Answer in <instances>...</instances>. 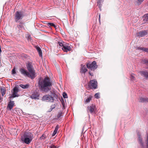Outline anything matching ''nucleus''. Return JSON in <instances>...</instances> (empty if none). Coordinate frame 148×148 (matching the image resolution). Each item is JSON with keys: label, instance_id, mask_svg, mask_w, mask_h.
Segmentation results:
<instances>
[{"label": "nucleus", "instance_id": "obj_15", "mask_svg": "<svg viewBox=\"0 0 148 148\" xmlns=\"http://www.w3.org/2000/svg\"><path fill=\"white\" fill-rule=\"evenodd\" d=\"M17 27L20 30L24 29V24L23 22H21L18 25H17Z\"/></svg>", "mask_w": 148, "mask_h": 148}, {"label": "nucleus", "instance_id": "obj_8", "mask_svg": "<svg viewBox=\"0 0 148 148\" xmlns=\"http://www.w3.org/2000/svg\"><path fill=\"white\" fill-rule=\"evenodd\" d=\"M18 88L16 87H15L14 88L13 91L12 92V94L10 97V98H11L18 97Z\"/></svg>", "mask_w": 148, "mask_h": 148}, {"label": "nucleus", "instance_id": "obj_2", "mask_svg": "<svg viewBox=\"0 0 148 148\" xmlns=\"http://www.w3.org/2000/svg\"><path fill=\"white\" fill-rule=\"evenodd\" d=\"M27 69L29 72L23 68L21 69L20 72L21 74L25 76H27L33 79L35 77V72L32 65L30 63H28L26 65Z\"/></svg>", "mask_w": 148, "mask_h": 148}, {"label": "nucleus", "instance_id": "obj_7", "mask_svg": "<svg viewBox=\"0 0 148 148\" xmlns=\"http://www.w3.org/2000/svg\"><path fill=\"white\" fill-rule=\"evenodd\" d=\"M87 67L91 70L94 71L97 67V63L95 61H93L92 63L87 64H86Z\"/></svg>", "mask_w": 148, "mask_h": 148}, {"label": "nucleus", "instance_id": "obj_30", "mask_svg": "<svg viewBox=\"0 0 148 148\" xmlns=\"http://www.w3.org/2000/svg\"><path fill=\"white\" fill-rule=\"evenodd\" d=\"M55 107H56V105L55 104L52 105L51 106L50 109V110L49 111L50 112V111H51L53 109L55 108Z\"/></svg>", "mask_w": 148, "mask_h": 148}, {"label": "nucleus", "instance_id": "obj_4", "mask_svg": "<svg viewBox=\"0 0 148 148\" xmlns=\"http://www.w3.org/2000/svg\"><path fill=\"white\" fill-rule=\"evenodd\" d=\"M54 97V94H53L51 95H47L42 97V100L43 101L53 102L55 100Z\"/></svg>", "mask_w": 148, "mask_h": 148}, {"label": "nucleus", "instance_id": "obj_40", "mask_svg": "<svg viewBox=\"0 0 148 148\" xmlns=\"http://www.w3.org/2000/svg\"><path fill=\"white\" fill-rule=\"evenodd\" d=\"M90 75L91 76H93V74L92 73H91L90 72L89 73Z\"/></svg>", "mask_w": 148, "mask_h": 148}, {"label": "nucleus", "instance_id": "obj_6", "mask_svg": "<svg viewBox=\"0 0 148 148\" xmlns=\"http://www.w3.org/2000/svg\"><path fill=\"white\" fill-rule=\"evenodd\" d=\"M23 16V15L22 12L19 11L16 12L14 16L15 21L16 22H18L19 20L22 19Z\"/></svg>", "mask_w": 148, "mask_h": 148}, {"label": "nucleus", "instance_id": "obj_5", "mask_svg": "<svg viewBox=\"0 0 148 148\" xmlns=\"http://www.w3.org/2000/svg\"><path fill=\"white\" fill-rule=\"evenodd\" d=\"M147 136L145 138V142L146 144L147 147H145L144 145V143L142 141L140 135L138 136V141L140 145L141 146L142 148H148V132L147 133Z\"/></svg>", "mask_w": 148, "mask_h": 148}, {"label": "nucleus", "instance_id": "obj_37", "mask_svg": "<svg viewBox=\"0 0 148 148\" xmlns=\"http://www.w3.org/2000/svg\"><path fill=\"white\" fill-rule=\"evenodd\" d=\"M48 25L49 26H53L54 25V24L52 23H48Z\"/></svg>", "mask_w": 148, "mask_h": 148}, {"label": "nucleus", "instance_id": "obj_23", "mask_svg": "<svg viewBox=\"0 0 148 148\" xmlns=\"http://www.w3.org/2000/svg\"><path fill=\"white\" fill-rule=\"evenodd\" d=\"M92 99V96H89V97L84 101L85 103H88L90 102Z\"/></svg>", "mask_w": 148, "mask_h": 148}, {"label": "nucleus", "instance_id": "obj_11", "mask_svg": "<svg viewBox=\"0 0 148 148\" xmlns=\"http://www.w3.org/2000/svg\"><path fill=\"white\" fill-rule=\"evenodd\" d=\"M62 50L65 52H67L71 50V47L69 46V44L66 43L62 48Z\"/></svg>", "mask_w": 148, "mask_h": 148}, {"label": "nucleus", "instance_id": "obj_33", "mask_svg": "<svg viewBox=\"0 0 148 148\" xmlns=\"http://www.w3.org/2000/svg\"><path fill=\"white\" fill-rule=\"evenodd\" d=\"M61 103L63 107L64 108L65 107V102L63 100H62L61 101Z\"/></svg>", "mask_w": 148, "mask_h": 148}, {"label": "nucleus", "instance_id": "obj_26", "mask_svg": "<svg viewBox=\"0 0 148 148\" xmlns=\"http://www.w3.org/2000/svg\"><path fill=\"white\" fill-rule=\"evenodd\" d=\"M1 91L2 96H3L5 93V90L4 88H1Z\"/></svg>", "mask_w": 148, "mask_h": 148}, {"label": "nucleus", "instance_id": "obj_24", "mask_svg": "<svg viewBox=\"0 0 148 148\" xmlns=\"http://www.w3.org/2000/svg\"><path fill=\"white\" fill-rule=\"evenodd\" d=\"M20 87L23 89L27 88L29 86V84H26V85H24L23 84H21L20 85Z\"/></svg>", "mask_w": 148, "mask_h": 148}, {"label": "nucleus", "instance_id": "obj_18", "mask_svg": "<svg viewBox=\"0 0 148 148\" xmlns=\"http://www.w3.org/2000/svg\"><path fill=\"white\" fill-rule=\"evenodd\" d=\"M14 104V103L13 101H10L9 102V104H8L7 107L10 110H11Z\"/></svg>", "mask_w": 148, "mask_h": 148}, {"label": "nucleus", "instance_id": "obj_9", "mask_svg": "<svg viewBox=\"0 0 148 148\" xmlns=\"http://www.w3.org/2000/svg\"><path fill=\"white\" fill-rule=\"evenodd\" d=\"M39 95L37 91L34 92L32 93L30 96V97L32 99H39Z\"/></svg>", "mask_w": 148, "mask_h": 148}, {"label": "nucleus", "instance_id": "obj_42", "mask_svg": "<svg viewBox=\"0 0 148 148\" xmlns=\"http://www.w3.org/2000/svg\"><path fill=\"white\" fill-rule=\"evenodd\" d=\"M60 116H61L60 114V115H58V118H59V117H60Z\"/></svg>", "mask_w": 148, "mask_h": 148}, {"label": "nucleus", "instance_id": "obj_27", "mask_svg": "<svg viewBox=\"0 0 148 148\" xmlns=\"http://www.w3.org/2000/svg\"><path fill=\"white\" fill-rule=\"evenodd\" d=\"M65 43H66L62 42V41H60L58 42L59 45L60 46L62 47H63L64 45L65 44Z\"/></svg>", "mask_w": 148, "mask_h": 148}, {"label": "nucleus", "instance_id": "obj_29", "mask_svg": "<svg viewBox=\"0 0 148 148\" xmlns=\"http://www.w3.org/2000/svg\"><path fill=\"white\" fill-rule=\"evenodd\" d=\"M95 97L96 99H98L100 98V93L98 92L95 94Z\"/></svg>", "mask_w": 148, "mask_h": 148}, {"label": "nucleus", "instance_id": "obj_13", "mask_svg": "<svg viewBox=\"0 0 148 148\" xmlns=\"http://www.w3.org/2000/svg\"><path fill=\"white\" fill-rule=\"evenodd\" d=\"M80 72L81 73H85L87 71V69L85 65L81 64Z\"/></svg>", "mask_w": 148, "mask_h": 148}, {"label": "nucleus", "instance_id": "obj_3", "mask_svg": "<svg viewBox=\"0 0 148 148\" xmlns=\"http://www.w3.org/2000/svg\"><path fill=\"white\" fill-rule=\"evenodd\" d=\"M34 138L33 134L31 132L25 133L21 138V141L24 143L29 144Z\"/></svg>", "mask_w": 148, "mask_h": 148}, {"label": "nucleus", "instance_id": "obj_43", "mask_svg": "<svg viewBox=\"0 0 148 148\" xmlns=\"http://www.w3.org/2000/svg\"><path fill=\"white\" fill-rule=\"evenodd\" d=\"M1 97H0V101L1 100Z\"/></svg>", "mask_w": 148, "mask_h": 148}, {"label": "nucleus", "instance_id": "obj_34", "mask_svg": "<svg viewBox=\"0 0 148 148\" xmlns=\"http://www.w3.org/2000/svg\"><path fill=\"white\" fill-rule=\"evenodd\" d=\"M16 73V72L15 71V68H14L12 70V74L14 75V74H15Z\"/></svg>", "mask_w": 148, "mask_h": 148}, {"label": "nucleus", "instance_id": "obj_36", "mask_svg": "<svg viewBox=\"0 0 148 148\" xmlns=\"http://www.w3.org/2000/svg\"><path fill=\"white\" fill-rule=\"evenodd\" d=\"M143 62L144 63L148 64V60L145 59L143 60Z\"/></svg>", "mask_w": 148, "mask_h": 148}, {"label": "nucleus", "instance_id": "obj_31", "mask_svg": "<svg viewBox=\"0 0 148 148\" xmlns=\"http://www.w3.org/2000/svg\"><path fill=\"white\" fill-rule=\"evenodd\" d=\"M130 79L132 80H135V77L134 76V74H132L131 75Z\"/></svg>", "mask_w": 148, "mask_h": 148}, {"label": "nucleus", "instance_id": "obj_20", "mask_svg": "<svg viewBox=\"0 0 148 148\" xmlns=\"http://www.w3.org/2000/svg\"><path fill=\"white\" fill-rule=\"evenodd\" d=\"M139 101L141 102H148V98L141 97Z\"/></svg>", "mask_w": 148, "mask_h": 148}, {"label": "nucleus", "instance_id": "obj_35", "mask_svg": "<svg viewBox=\"0 0 148 148\" xmlns=\"http://www.w3.org/2000/svg\"><path fill=\"white\" fill-rule=\"evenodd\" d=\"M63 96L64 98H67L68 97L67 94L65 92L63 93Z\"/></svg>", "mask_w": 148, "mask_h": 148}, {"label": "nucleus", "instance_id": "obj_32", "mask_svg": "<svg viewBox=\"0 0 148 148\" xmlns=\"http://www.w3.org/2000/svg\"><path fill=\"white\" fill-rule=\"evenodd\" d=\"M144 0H138L137 4L138 5H140Z\"/></svg>", "mask_w": 148, "mask_h": 148}, {"label": "nucleus", "instance_id": "obj_12", "mask_svg": "<svg viewBox=\"0 0 148 148\" xmlns=\"http://www.w3.org/2000/svg\"><path fill=\"white\" fill-rule=\"evenodd\" d=\"M95 106L94 105H92L88 107V111H89L91 113L95 112Z\"/></svg>", "mask_w": 148, "mask_h": 148}, {"label": "nucleus", "instance_id": "obj_25", "mask_svg": "<svg viewBox=\"0 0 148 148\" xmlns=\"http://www.w3.org/2000/svg\"><path fill=\"white\" fill-rule=\"evenodd\" d=\"M47 137V136L45 135V134H43L42 136L40 137L39 140H44Z\"/></svg>", "mask_w": 148, "mask_h": 148}, {"label": "nucleus", "instance_id": "obj_28", "mask_svg": "<svg viewBox=\"0 0 148 148\" xmlns=\"http://www.w3.org/2000/svg\"><path fill=\"white\" fill-rule=\"evenodd\" d=\"M144 22H148V15H147L144 18Z\"/></svg>", "mask_w": 148, "mask_h": 148}, {"label": "nucleus", "instance_id": "obj_1", "mask_svg": "<svg viewBox=\"0 0 148 148\" xmlns=\"http://www.w3.org/2000/svg\"><path fill=\"white\" fill-rule=\"evenodd\" d=\"M38 83L41 91L46 92L50 90V87L52 86V83L49 77H46L42 80H39Z\"/></svg>", "mask_w": 148, "mask_h": 148}, {"label": "nucleus", "instance_id": "obj_10", "mask_svg": "<svg viewBox=\"0 0 148 148\" xmlns=\"http://www.w3.org/2000/svg\"><path fill=\"white\" fill-rule=\"evenodd\" d=\"M90 85L92 89H95L97 88V82L95 80H91L90 82Z\"/></svg>", "mask_w": 148, "mask_h": 148}, {"label": "nucleus", "instance_id": "obj_19", "mask_svg": "<svg viewBox=\"0 0 148 148\" xmlns=\"http://www.w3.org/2000/svg\"><path fill=\"white\" fill-rule=\"evenodd\" d=\"M35 48L38 52L39 56L42 57V52L40 48L38 46H36Z\"/></svg>", "mask_w": 148, "mask_h": 148}, {"label": "nucleus", "instance_id": "obj_17", "mask_svg": "<svg viewBox=\"0 0 148 148\" xmlns=\"http://www.w3.org/2000/svg\"><path fill=\"white\" fill-rule=\"evenodd\" d=\"M137 49H138L140 51H144L148 53V48L145 47H137Z\"/></svg>", "mask_w": 148, "mask_h": 148}, {"label": "nucleus", "instance_id": "obj_16", "mask_svg": "<svg viewBox=\"0 0 148 148\" xmlns=\"http://www.w3.org/2000/svg\"><path fill=\"white\" fill-rule=\"evenodd\" d=\"M140 72L142 76H143L147 78H148V72L145 71H141Z\"/></svg>", "mask_w": 148, "mask_h": 148}, {"label": "nucleus", "instance_id": "obj_22", "mask_svg": "<svg viewBox=\"0 0 148 148\" xmlns=\"http://www.w3.org/2000/svg\"><path fill=\"white\" fill-rule=\"evenodd\" d=\"M103 2V0H98V1L97 2V5L99 6L100 9L101 7L102 4Z\"/></svg>", "mask_w": 148, "mask_h": 148}, {"label": "nucleus", "instance_id": "obj_14", "mask_svg": "<svg viewBox=\"0 0 148 148\" xmlns=\"http://www.w3.org/2000/svg\"><path fill=\"white\" fill-rule=\"evenodd\" d=\"M147 32L146 31H140V32L138 33L137 34L138 36L142 37L145 36L147 35Z\"/></svg>", "mask_w": 148, "mask_h": 148}, {"label": "nucleus", "instance_id": "obj_38", "mask_svg": "<svg viewBox=\"0 0 148 148\" xmlns=\"http://www.w3.org/2000/svg\"><path fill=\"white\" fill-rule=\"evenodd\" d=\"M49 148H56V147L53 145L50 146Z\"/></svg>", "mask_w": 148, "mask_h": 148}, {"label": "nucleus", "instance_id": "obj_41", "mask_svg": "<svg viewBox=\"0 0 148 148\" xmlns=\"http://www.w3.org/2000/svg\"><path fill=\"white\" fill-rule=\"evenodd\" d=\"M53 26V27H55V28H56V27H57V25H55V24H54V26Z\"/></svg>", "mask_w": 148, "mask_h": 148}, {"label": "nucleus", "instance_id": "obj_21", "mask_svg": "<svg viewBox=\"0 0 148 148\" xmlns=\"http://www.w3.org/2000/svg\"><path fill=\"white\" fill-rule=\"evenodd\" d=\"M59 125H57L56 126V127L55 129V130H54L52 134V136H54L57 133V131L58 130L59 128Z\"/></svg>", "mask_w": 148, "mask_h": 148}, {"label": "nucleus", "instance_id": "obj_39", "mask_svg": "<svg viewBox=\"0 0 148 148\" xmlns=\"http://www.w3.org/2000/svg\"><path fill=\"white\" fill-rule=\"evenodd\" d=\"M99 21L100 22V14H99Z\"/></svg>", "mask_w": 148, "mask_h": 148}]
</instances>
